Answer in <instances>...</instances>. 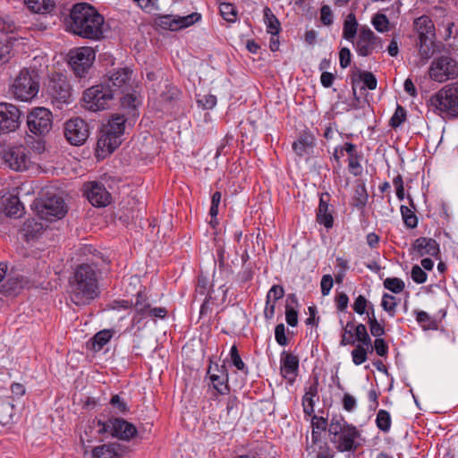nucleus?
<instances>
[{
	"label": "nucleus",
	"mask_w": 458,
	"mask_h": 458,
	"mask_svg": "<svg viewBox=\"0 0 458 458\" xmlns=\"http://www.w3.org/2000/svg\"><path fill=\"white\" fill-rule=\"evenodd\" d=\"M64 25L67 32L83 39L98 41L105 38V18L89 3L72 4Z\"/></svg>",
	"instance_id": "nucleus-1"
},
{
	"label": "nucleus",
	"mask_w": 458,
	"mask_h": 458,
	"mask_svg": "<svg viewBox=\"0 0 458 458\" xmlns=\"http://www.w3.org/2000/svg\"><path fill=\"white\" fill-rule=\"evenodd\" d=\"M99 274L97 262H85L76 267L69 279L70 298L75 305H88L99 295Z\"/></svg>",
	"instance_id": "nucleus-2"
},
{
	"label": "nucleus",
	"mask_w": 458,
	"mask_h": 458,
	"mask_svg": "<svg viewBox=\"0 0 458 458\" xmlns=\"http://www.w3.org/2000/svg\"><path fill=\"white\" fill-rule=\"evenodd\" d=\"M427 106L436 114L448 119L458 118V81L445 85L431 95Z\"/></svg>",
	"instance_id": "nucleus-3"
},
{
	"label": "nucleus",
	"mask_w": 458,
	"mask_h": 458,
	"mask_svg": "<svg viewBox=\"0 0 458 458\" xmlns=\"http://www.w3.org/2000/svg\"><path fill=\"white\" fill-rule=\"evenodd\" d=\"M40 74L36 68H23L10 86V92L21 101L35 98L40 88Z\"/></svg>",
	"instance_id": "nucleus-4"
},
{
	"label": "nucleus",
	"mask_w": 458,
	"mask_h": 458,
	"mask_svg": "<svg viewBox=\"0 0 458 458\" xmlns=\"http://www.w3.org/2000/svg\"><path fill=\"white\" fill-rule=\"evenodd\" d=\"M34 208L41 219L49 222L63 218L68 211L63 197L50 191L37 199L34 201Z\"/></svg>",
	"instance_id": "nucleus-5"
},
{
	"label": "nucleus",
	"mask_w": 458,
	"mask_h": 458,
	"mask_svg": "<svg viewBox=\"0 0 458 458\" xmlns=\"http://www.w3.org/2000/svg\"><path fill=\"white\" fill-rule=\"evenodd\" d=\"M30 164V152L22 145L13 146L0 143V165L15 172H22Z\"/></svg>",
	"instance_id": "nucleus-6"
},
{
	"label": "nucleus",
	"mask_w": 458,
	"mask_h": 458,
	"mask_svg": "<svg viewBox=\"0 0 458 458\" xmlns=\"http://www.w3.org/2000/svg\"><path fill=\"white\" fill-rule=\"evenodd\" d=\"M27 133L30 136L44 138L53 127V114L43 106L33 107L26 116Z\"/></svg>",
	"instance_id": "nucleus-7"
},
{
	"label": "nucleus",
	"mask_w": 458,
	"mask_h": 458,
	"mask_svg": "<svg viewBox=\"0 0 458 458\" xmlns=\"http://www.w3.org/2000/svg\"><path fill=\"white\" fill-rule=\"evenodd\" d=\"M68 57V64L73 73L76 77L82 79L87 77L95 61L96 54L92 47H81L70 50Z\"/></svg>",
	"instance_id": "nucleus-8"
},
{
	"label": "nucleus",
	"mask_w": 458,
	"mask_h": 458,
	"mask_svg": "<svg viewBox=\"0 0 458 458\" xmlns=\"http://www.w3.org/2000/svg\"><path fill=\"white\" fill-rule=\"evenodd\" d=\"M114 98L110 84L104 81L87 89L83 93L87 108L94 112L106 109Z\"/></svg>",
	"instance_id": "nucleus-9"
},
{
	"label": "nucleus",
	"mask_w": 458,
	"mask_h": 458,
	"mask_svg": "<svg viewBox=\"0 0 458 458\" xmlns=\"http://www.w3.org/2000/svg\"><path fill=\"white\" fill-rule=\"evenodd\" d=\"M46 92L53 102L69 103L72 98V88L67 77L60 72L51 73L45 83Z\"/></svg>",
	"instance_id": "nucleus-10"
},
{
	"label": "nucleus",
	"mask_w": 458,
	"mask_h": 458,
	"mask_svg": "<svg viewBox=\"0 0 458 458\" xmlns=\"http://www.w3.org/2000/svg\"><path fill=\"white\" fill-rule=\"evenodd\" d=\"M429 76L436 81H445L458 76V62L450 56H441L433 61Z\"/></svg>",
	"instance_id": "nucleus-11"
},
{
	"label": "nucleus",
	"mask_w": 458,
	"mask_h": 458,
	"mask_svg": "<svg viewBox=\"0 0 458 458\" xmlns=\"http://www.w3.org/2000/svg\"><path fill=\"white\" fill-rule=\"evenodd\" d=\"M353 45L360 56H369L374 50L382 49L383 40L369 27L363 26L360 29L358 38Z\"/></svg>",
	"instance_id": "nucleus-12"
},
{
	"label": "nucleus",
	"mask_w": 458,
	"mask_h": 458,
	"mask_svg": "<svg viewBox=\"0 0 458 458\" xmlns=\"http://www.w3.org/2000/svg\"><path fill=\"white\" fill-rule=\"evenodd\" d=\"M64 131L65 139L73 146L83 145L89 136V124L80 117L68 120Z\"/></svg>",
	"instance_id": "nucleus-13"
},
{
	"label": "nucleus",
	"mask_w": 458,
	"mask_h": 458,
	"mask_svg": "<svg viewBox=\"0 0 458 458\" xmlns=\"http://www.w3.org/2000/svg\"><path fill=\"white\" fill-rule=\"evenodd\" d=\"M21 112L10 103H0V133L14 131L20 126Z\"/></svg>",
	"instance_id": "nucleus-14"
},
{
	"label": "nucleus",
	"mask_w": 458,
	"mask_h": 458,
	"mask_svg": "<svg viewBox=\"0 0 458 458\" xmlns=\"http://www.w3.org/2000/svg\"><path fill=\"white\" fill-rule=\"evenodd\" d=\"M201 19L199 13H192L186 16L163 15L157 18V25L164 30L177 31L182 29L188 28Z\"/></svg>",
	"instance_id": "nucleus-15"
},
{
	"label": "nucleus",
	"mask_w": 458,
	"mask_h": 458,
	"mask_svg": "<svg viewBox=\"0 0 458 458\" xmlns=\"http://www.w3.org/2000/svg\"><path fill=\"white\" fill-rule=\"evenodd\" d=\"M131 74L132 70L128 67L119 68L113 72L107 79L104 81L105 83H109L114 96L124 94L131 89Z\"/></svg>",
	"instance_id": "nucleus-16"
},
{
	"label": "nucleus",
	"mask_w": 458,
	"mask_h": 458,
	"mask_svg": "<svg viewBox=\"0 0 458 458\" xmlns=\"http://www.w3.org/2000/svg\"><path fill=\"white\" fill-rule=\"evenodd\" d=\"M122 143L117 136H113L101 128L96 146V156L98 158H105L112 154Z\"/></svg>",
	"instance_id": "nucleus-17"
},
{
	"label": "nucleus",
	"mask_w": 458,
	"mask_h": 458,
	"mask_svg": "<svg viewBox=\"0 0 458 458\" xmlns=\"http://www.w3.org/2000/svg\"><path fill=\"white\" fill-rule=\"evenodd\" d=\"M111 436L121 440L129 441L138 434L137 428L123 418H111Z\"/></svg>",
	"instance_id": "nucleus-18"
},
{
	"label": "nucleus",
	"mask_w": 458,
	"mask_h": 458,
	"mask_svg": "<svg viewBox=\"0 0 458 458\" xmlns=\"http://www.w3.org/2000/svg\"><path fill=\"white\" fill-rule=\"evenodd\" d=\"M85 195L93 206L98 208L107 206L112 199L111 194L105 186L97 182H90L89 189L85 191Z\"/></svg>",
	"instance_id": "nucleus-19"
},
{
	"label": "nucleus",
	"mask_w": 458,
	"mask_h": 458,
	"mask_svg": "<svg viewBox=\"0 0 458 458\" xmlns=\"http://www.w3.org/2000/svg\"><path fill=\"white\" fill-rule=\"evenodd\" d=\"M360 433L352 424H346L345 429L338 436V445L336 449L339 452L356 451L359 445L355 439L360 437Z\"/></svg>",
	"instance_id": "nucleus-20"
},
{
	"label": "nucleus",
	"mask_w": 458,
	"mask_h": 458,
	"mask_svg": "<svg viewBox=\"0 0 458 458\" xmlns=\"http://www.w3.org/2000/svg\"><path fill=\"white\" fill-rule=\"evenodd\" d=\"M330 195L328 192H323L319 197V204L316 213V221L323 225L327 229H331L334 225L333 209H329Z\"/></svg>",
	"instance_id": "nucleus-21"
},
{
	"label": "nucleus",
	"mask_w": 458,
	"mask_h": 458,
	"mask_svg": "<svg viewBox=\"0 0 458 458\" xmlns=\"http://www.w3.org/2000/svg\"><path fill=\"white\" fill-rule=\"evenodd\" d=\"M412 249L420 257L429 255L436 259H439V244L433 238L419 237L414 241Z\"/></svg>",
	"instance_id": "nucleus-22"
},
{
	"label": "nucleus",
	"mask_w": 458,
	"mask_h": 458,
	"mask_svg": "<svg viewBox=\"0 0 458 458\" xmlns=\"http://www.w3.org/2000/svg\"><path fill=\"white\" fill-rule=\"evenodd\" d=\"M344 151L348 154V168L350 172L354 175L358 176L361 174L360 159L362 158V153L357 150L356 145L351 142H346L340 148V154L344 156Z\"/></svg>",
	"instance_id": "nucleus-23"
},
{
	"label": "nucleus",
	"mask_w": 458,
	"mask_h": 458,
	"mask_svg": "<svg viewBox=\"0 0 458 458\" xmlns=\"http://www.w3.org/2000/svg\"><path fill=\"white\" fill-rule=\"evenodd\" d=\"M150 302L147 293L144 291H139L136 294V301L133 303L135 313L131 319L132 326L141 323L150 308Z\"/></svg>",
	"instance_id": "nucleus-24"
},
{
	"label": "nucleus",
	"mask_w": 458,
	"mask_h": 458,
	"mask_svg": "<svg viewBox=\"0 0 458 458\" xmlns=\"http://www.w3.org/2000/svg\"><path fill=\"white\" fill-rule=\"evenodd\" d=\"M357 342H359V344H356L355 348L352 351V358L355 365H360L367 360L369 349L370 348V352H373L372 340L368 333Z\"/></svg>",
	"instance_id": "nucleus-25"
},
{
	"label": "nucleus",
	"mask_w": 458,
	"mask_h": 458,
	"mask_svg": "<svg viewBox=\"0 0 458 458\" xmlns=\"http://www.w3.org/2000/svg\"><path fill=\"white\" fill-rule=\"evenodd\" d=\"M123 453L118 443L104 444L91 450V458H119Z\"/></svg>",
	"instance_id": "nucleus-26"
},
{
	"label": "nucleus",
	"mask_w": 458,
	"mask_h": 458,
	"mask_svg": "<svg viewBox=\"0 0 458 458\" xmlns=\"http://www.w3.org/2000/svg\"><path fill=\"white\" fill-rule=\"evenodd\" d=\"M414 27L419 33V40L422 43L429 40V35L435 36V25L427 15H421L414 20Z\"/></svg>",
	"instance_id": "nucleus-27"
},
{
	"label": "nucleus",
	"mask_w": 458,
	"mask_h": 458,
	"mask_svg": "<svg viewBox=\"0 0 458 458\" xmlns=\"http://www.w3.org/2000/svg\"><path fill=\"white\" fill-rule=\"evenodd\" d=\"M314 135L309 131H303L300 133L298 140L293 143V149L298 156L302 157L309 148L314 147Z\"/></svg>",
	"instance_id": "nucleus-28"
},
{
	"label": "nucleus",
	"mask_w": 458,
	"mask_h": 458,
	"mask_svg": "<svg viewBox=\"0 0 458 458\" xmlns=\"http://www.w3.org/2000/svg\"><path fill=\"white\" fill-rule=\"evenodd\" d=\"M126 118L123 114H114L108 121V123L103 125L102 129L113 136L121 139L125 130Z\"/></svg>",
	"instance_id": "nucleus-29"
},
{
	"label": "nucleus",
	"mask_w": 458,
	"mask_h": 458,
	"mask_svg": "<svg viewBox=\"0 0 458 458\" xmlns=\"http://www.w3.org/2000/svg\"><path fill=\"white\" fill-rule=\"evenodd\" d=\"M3 205L6 216L19 218L24 213V207L16 195H11L3 202Z\"/></svg>",
	"instance_id": "nucleus-30"
},
{
	"label": "nucleus",
	"mask_w": 458,
	"mask_h": 458,
	"mask_svg": "<svg viewBox=\"0 0 458 458\" xmlns=\"http://www.w3.org/2000/svg\"><path fill=\"white\" fill-rule=\"evenodd\" d=\"M208 386L213 388L216 391V394H229L230 386H229V375L228 374H221V375H211L208 376Z\"/></svg>",
	"instance_id": "nucleus-31"
},
{
	"label": "nucleus",
	"mask_w": 458,
	"mask_h": 458,
	"mask_svg": "<svg viewBox=\"0 0 458 458\" xmlns=\"http://www.w3.org/2000/svg\"><path fill=\"white\" fill-rule=\"evenodd\" d=\"M25 3L36 13H51L56 7L55 0H26Z\"/></svg>",
	"instance_id": "nucleus-32"
},
{
	"label": "nucleus",
	"mask_w": 458,
	"mask_h": 458,
	"mask_svg": "<svg viewBox=\"0 0 458 458\" xmlns=\"http://www.w3.org/2000/svg\"><path fill=\"white\" fill-rule=\"evenodd\" d=\"M14 405L12 397L0 398V425L11 423L13 417Z\"/></svg>",
	"instance_id": "nucleus-33"
},
{
	"label": "nucleus",
	"mask_w": 458,
	"mask_h": 458,
	"mask_svg": "<svg viewBox=\"0 0 458 458\" xmlns=\"http://www.w3.org/2000/svg\"><path fill=\"white\" fill-rule=\"evenodd\" d=\"M281 369L286 374H296L299 369V358L284 351L281 353Z\"/></svg>",
	"instance_id": "nucleus-34"
},
{
	"label": "nucleus",
	"mask_w": 458,
	"mask_h": 458,
	"mask_svg": "<svg viewBox=\"0 0 458 458\" xmlns=\"http://www.w3.org/2000/svg\"><path fill=\"white\" fill-rule=\"evenodd\" d=\"M264 21L267 25V31L273 36H278L281 31V24L277 17L273 13L272 10L266 6L263 10Z\"/></svg>",
	"instance_id": "nucleus-35"
},
{
	"label": "nucleus",
	"mask_w": 458,
	"mask_h": 458,
	"mask_svg": "<svg viewBox=\"0 0 458 458\" xmlns=\"http://www.w3.org/2000/svg\"><path fill=\"white\" fill-rule=\"evenodd\" d=\"M182 91L174 85H167L160 94V99L168 106H174L181 98Z\"/></svg>",
	"instance_id": "nucleus-36"
},
{
	"label": "nucleus",
	"mask_w": 458,
	"mask_h": 458,
	"mask_svg": "<svg viewBox=\"0 0 458 458\" xmlns=\"http://www.w3.org/2000/svg\"><path fill=\"white\" fill-rule=\"evenodd\" d=\"M24 283L22 276H13L1 285V289L5 295H15L23 289Z\"/></svg>",
	"instance_id": "nucleus-37"
},
{
	"label": "nucleus",
	"mask_w": 458,
	"mask_h": 458,
	"mask_svg": "<svg viewBox=\"0 0 458 458\" xmlns=\"http://www.w3.org/2000/svg\"><path fill=\"white\" fill-rule=\"evenodd\" d=\"M358 22L355 14L351 13L347 15L343 29V37L348 41L353 43V39L357 34Z\"/></svg>",
	"instance_id": "nucleus-38"
},
{
	"label": "nucleus",
	"mask_w": 458,
	"mask_h": 458,
	"mask_svg": "<svg viewBox=\"0 0 458 458\" xmlns=\"http://www.w3.org/2000/svg\"><path fill=\"white\" fill-rule=\"evenodd\" d=\"M114 330L104 329L98 332L92 338V349L96 352L100 351L112 338Z\"/></svg>",
	"instance_id": "nucleus-39"
},
{
	"label": "nucleus",
	"mask_w": 458,
	"mask_h": 458,
	"mask_svg": "<svg viewBox=\"0 0 458 458\" xmlns=\"http://www.w3.org/2000/svg\"><path fill=\"white\" fill-rule=\"evenodd\" d=\"M97 441V430L96 427H93L92 420L88 421V424L84 429V436H81V442L82 444L83 453L87 454L89 452V445H86L85 442L90 444Z\"/></svg>",
	"instance_id": "nucleus-40"
},
{
	"label": "nucleus",
	"mask_w": 458,
	"mask_h": 458,
	"mask_svg": "<svg viewBox=\"0 0 458 458\" xmlns=\"http://www.w3.org/2000/svg\"><path fill=\"white\" fill-rule=\"evenodd\" d=\"M93 427L97 430V441H103L106 434L111 435V418L107 421H102L98 418L92 420Z\"/></svg>",
	"instance_id": "nucleus-41"
},
{
	"label": "nucleus",
	"mask_w": 458,
	"mask_h": 458,
	"mask_svg": "<svg viewBox=\"0 0 458 458\" xmlns=\"http://www.w3.org/2000/svg\"><path fill=\"white\" fill-rule=\"evenodd\" d=\"M219 11L221 16L228 22H235L237 20V9L231 3H220Z\"/></svg>",
	"instance_id": "nucleus-42"
},
{
	"label": "nucleus",
	"mask_w": 458,
	"mask_h": 458,
	"mask_svg": "<svg viewBox=\"0 0 458 458\" xmlns=\"http://www.w3.org/2000/svg\"><path fill=\"white\" fill-rule=\"evenodd\" d=\"M400 210L404 225L410 229L416 228L418 225V217L414 211L404 205L401 206Z\"/></svg>",
	"instance_id": "nucleus-43"
},
{
	"label": "nucleus",
	"mask_w": 458,
	"mask_h": 458,
	"mask_svg": "<svg viewBox=\"0 0 458 458\" xmlns=\"http://www.w3.org/2000/svg\"><path fill=\"white\" fill-rule=\"evenodd\" d=\"M13 44L10 38H0V64H4L9 62L12 57Z\"/></svg>",
	"instance_id": "nucleus-44"
},
{
	"label": "nucleus",
	"mask_w": 458,
	"mask_h": 458,
	"mask_svg": "<svg viewBox=\"0 0 458 458\" xmlns=\"http://www.w3.org/2000/svg\"><path fill=\"white\" fill-rule=\"evenodd\" d=\"M230 360H231V362L232 364L240 371L243 372L244 374H248V368L247 366L245 365V363L243 362V360H242L241 356H240V353H239V351H238V348L235 344H233L232 347H231V350H230Z\"/></svg>",
	"instance_id": "nucleus-45"
},
{
	"label": "nucleus",
	"mask_w": 458,
	"mask_h": 458,
	"mask_svg": "<svg viewBox=\"0 0 458 458\" xmlns=\"http://www.w3.org/2000/svg\"><path fill=\"white\" fill-rule=\"evenodd\" d=\"M376 424L383 432H388L391 427V417L387 411L379 410L377 413Z\"/></svg>",
	"instance_id": "nucleus-46"
},
{
	"label": "nucleus",
	"mask_w": 458,
	"mask_h": 458,
	"mask_svg": "<svg viewBox=\"0 0 458 458\" xmlns=\"http://www.w3.org/2000/svg\"><path fill=\"white\" fill-rule=\"evenodd\" d=\"M384 287L394 293H400L404 290L403 281L398 277H387L384 280Z\"/></svg>",
	"instance_id": "nucleus-47"
},
{
	"label": "nucleus",
	"mask_w": 458,
	"mask_h": 458,
	"mask_svg": "<svg viewBox=\"0 0 458 458\" xmlns=\"http://www.w3.org/2000/svg\"><path fill=\"white\" fill-rule=\"evenodd\" d=\"M196 101L203 109H212L216 105V97L212 94H197Z\"/></svg>",
	"instance_id": "nucleus-48"
},
{
	"label": "nucleus",
	"mask_w": 458,
	"mask_h": 458,
	"mask_svg": "<svg viewBox=\"0 0 458 458\" xmlns=\"http://www.w3.org/2000/svg\"><path fill=\"white\" fill-rule=\"evenodd\" d=\"M389 20L384 13H377L372 18V24L378 32H386L389 30Z\"/></svg>",
	"instance_id": "nucleus-49"
},
{
	"label": "nucleus",
	"mask_w": 458,
	"mask_h": 458,
	"mask_svg": "<svg viewBox=\"0 0 458 458\" xmlns=\"http://www.w3.org/2000/svg\"><path fill=\"white\" fill-rule=\"evenodd\" d=\"M406 120V110L401 105H397L394 114L390 119L389 125L395 129Z\"/></svg>",
	"instance_id": "nucleus-50"
},
{
	"label": "nucleus",
	"mask_w": 458,
	"mask_h": 458,
	"mask_svg": "<svg viewBox=\"0 0 458 458\" xmlns=\"http://www.w3.org/2000/svg\"><path fill=\"white\" fill-rule=\"evenodd\" d=\"M368 193L365 185H358L355 190L354 206L358 208H364L368 202Z\"/></svg>",
	"instance_id": "nucleus-51"
},
{
	"label": "nucleus",
	"mask_w": 458,
	"mask_h": 458,
	"mask_svg": "<svg viewBox=\"0 0 458 458\" xmlns=\"http://www.w3.org/2000/svg\"><path fill=\"white\" fill-rule=\"evenodd\" d=\"M109 404L117 413L125 414L129 411L127 403L119 394H114L109 401Z\"/></svg>",
	"instance_id": "nucleus-52"
},
{
	"label": "nucleus",
	"mask_w": 458,
	"mask_h": 458,
	"mask_svg": "<svg viewBox=\"0 0 458 458\" xmlns=\"http://www.w3.org/2000/svg\"><path fill=\"white\" fill-rule=\"evenodd\" d=\"M381 306L384 309V310L389 313L391 317H394L395 314V308L397 306L395 297L389 293H384L382 297Z\"/></svg>",
	"instance_id": "nucleus-53"
},
{
	"label": "nucleus",
	"mask_w": 458,
	"mask_h": 458,
	"mask_svg": "<svg viewBox=\"0 0 458 458\" xmlns=\"http://www.w3.org/2000/svg\"><path fill=\"white\" fill-rule=\"evenodd\" d=\"M420 45V55L421 59L423 60H428L434 54L435 48H434V42L429 38L427 42H421L419 40Z\"/></svg>",
	"instance_id": "nucleus-54"
},
{
	"label": "nucleus",
	"mask_w": 458,
	"mask_h": 458,
	"mask_svg": "<svg viewBox=\"0 0 458 458\" xmlns=\"http://www.w3.org/2000/svg\"><path fill=\"white\" fill-rule=\"evenodd\" d=\"M17 26L13 19L10 16H0V32L8 34L16 30Z\"/></svg>",
	"instance_id": "nucleus-55"
},
{
	"label": "nucleus",
	"mask_w": 458,
	"mask_h": 458,
	"mask_svg": "<svg viewBox=\"0 0 458 458\" xmlns=\"http://www.w3.org/2000/svg\"><path fill=\"white\" fill-rule=\"evenodd\" d=\"M360 80L363 81L364 85L370 90L377 88V81L375 75L368 71H360Z\"/></svg>",
	"instance_id": "nucleus-56"
},
{
	"label": "nucleus",
	"mask_w": 458,
	"mask_h": 458,
	"mask_svg": "<svg viewBox=\"0 0 458 458\" xmlns=\"http://www.w3.org/2000/svg\"><path fill=\"white\" fill-rule=\"evenodd\" d=\"M285 330L286 328L283 323L276 325L275 327L276 341L281 346H286L289 344Z\"/></svg>",
	"instance_id": "nucleus-57"
},
{
	"label": "nucleus",
	"mask_w": 458,
	"mask_h": 458,
	"mask_svg": "<svg viewBox=\"0 0 458 458\" xmlns=\"http://www.w3.org/2000/svg\"><path fill=\"white\" fill-rule=\"evenodd\" d=\"M373 350L380 357H386L388 354V344L383 338H376L373 343Z\"/></svg>",
	"instance_id": "nucleus-58"
},
{
	"label": "nucleus",
	"mask_w": 458,
	"mask_h": 458,
	"mask_svg": "<svg viewBox=\"0 0 458 458\" xmlns=\"http://www.w3.org/2000/svg\"><path fill=\"white\" fill-rule=\"evenodd\" d=\"M285 320L290 327H296L298 324V311L289 303L285 305Z\"/></svg>",
	"instance_id": "nucleus-59"
},
{
	"label": "nucleus",
	"mask_w": 458,
	"mask_h": 458,
	"mask_svg": "<svg viewBox=\"0 0 458 458\" xmlns=\"http://www.w3.org/2000/svg\"><path fill=\"white\" fill-rule=\"evenodd\" d=\"M369 303L370 302L366 299L365 296L359 295L352 304V309L357 314L363 315L365 314L367 307L369 305Z\"/></svg>",
	"instance_id": "nucleus-60"
},
{
	"label": "nucleus",
	"mask_w": 458,
	"mask_h": 458,
	"mask_svg": "<svg viewBox=\"0 0 458 458\" xmlns=\"http://www.w3.org/2000/svg\"><path fill=\"white\" fill-rule=\"evenodd\" d=\"M284 295V290L282 285L275 284L268 291L266 299L268 301H271L273 299V302H276L278 300L282 299Z\"/></svg>",
	"instance_id": "nucleus-61"
},
{
	"label": "nucleus",
	"mask_w": 458,
	"mask_h": 458,
	"mask_svg": "<svg viewBox=\"0 0 458 458\" xmlns=\"http://www.w3.org/2000/svg\"><path fill=\"white\" fill-rule=\"evenodd\" d=\"M411 276L417 284H423L428 278L427 273L419 265H414L411 267Z\"/></svg>",
	"instance_id": "nucleus-62"
},
{
	"label": "nucleus",
	"mask_w": 458,
	"mask_h": 458,
	"mask_svg": "<svg viewBox=\"0 0 458 458\" xmlns=\"http://www.w3.org/2000/svg\"><path fill=\"white\" fill-rule=\"evenodd\" d=\"M369 327L370 334L376 338H382L381 336L386 334L384 326L377 319H371Z\"/></svg>",
	"instance_id": "nucleus-63"
},
{
	"label": "nucleus",
	"mask_w": 458,
	"mask_h": 458,
	"mask_svg": "<svg viewBox=\"0 0 458 458\" xmlns=\"http://www.w3.org/2000/svg\"><path fill=\"white\" fill-rule=\"evenodd\" d=\"M254 276V271L252 269V267L250 264L242 266V271L239 272L237 275V279L240 281V283H247L250 280H252Z\"/></svg>",
	"instance_id": "nucleus-64"
}]
</instances>
